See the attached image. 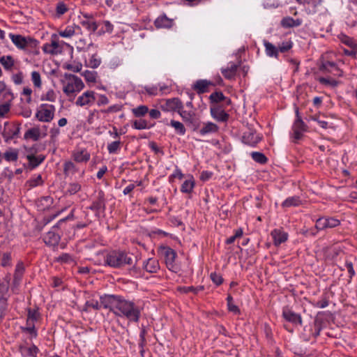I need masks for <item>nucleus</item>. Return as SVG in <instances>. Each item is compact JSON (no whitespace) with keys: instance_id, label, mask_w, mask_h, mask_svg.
<instances>
[{"instance_id":"09e8293b","label":"nucleus","mask_w":357,"mask_h":357,"mask_svg":"<svg viewBox=\"0 0 357 357\" xmlns=\"http://www.w3.org/2000/svg\"><path fill=\"white\" fill-rule=\"evenodd\" d=\"M291 47L292 42L291 40H286L280 44L278 48L279 52H285L290 50Z\"/></svg>"},{"instance_id":"3c124183","label":"nucleus","mask_w":357,"mask_h":357,"mask_svg":"<svg viewBox=\"0 0 357 357\" xmlns=\"http://www.w3.org/2000/svg\"><path fill=\"white\" fill-rule=\"evenodd\" d=\"M100 59L97 58L96 55H92L89 61V66L93 68H98L100 64Z\"/></svg>"},{"instance_id":"39448f33","label":"nucleus","mask_w":357,"mask_h":357,"mask_svg":"<svg viewBox=\"0 0 357 357\" xmlns=\"http://www.w3.org/2000/svg\"><path fill=\"white\" fill-rule=\"evenodd\" d=\"M85 85L82 80L76 75H69L63 82V91L68 97L75 93L83 90Z\"/></svg>"},{"instance_id":"bb28decb","label":"nucleus","mask_w":357,"mask_h":357,"mask_svg":"<svg viewBox=\"0 0 357 357\" xmlns=\"http://www.w3.org/2000/svg\"><path fill=\"white\" fill-rule=\"evenodd\" d=\"M264 46L265 47L266 54L268 56L274 58L278 57L279 50L277 47L266 40L264 41Z\"/></svg>"},{"instance_id":"20e7f679","label":"nucleus","mask_w":357,"mask_h":357,"mask_svg":"<svg viewBox=\"0 0 357 357\" xmlns=\"http://www.w3.org/2000/svg\"><path fill=\"white\" fill-rule=\"evenodd\" d=\"M9 38L14 45L19 50L24 52L30 51L38 46V41L31 37L23 36L20 34L9 33Z\"/></svg>"},{"instance_id":"7ed1b4c3","label":"nucleus","mask_w":357,"mask_h":357,"mask_svg":"<svg viewBox=\"0 0 357 357\" xmlns=\"http://www.w3.org/2000/svg\"><path fill=\"white\" fill-rule=\"evenodd\" d=\"M109 103L108 98L104 95L98 93L93 90H86L79 94L75 99L74 105L84 109H89L95 105L99 107Z\"/></svg>"},{"instance_id":"393cba45","label":"nucleus","mask_w":357,"mask_h":357,"mask_svg":"<svg viewBox=\"0 0 357 357\" xmlns=\"http://www.w3.org/2000/svg\"><path fill=\"white\" fill-rule=\"evenodd\" d=\"M155 25L158 28H170L173 25V20L166 15H160L155 20Z\"/></svg>"},{"instance_id":"58836bf2","label":"nucleus","mask_w":357,"mask_h":357,"mask_svg":"<svg viewBox=\"0 0 357 357\" xmlns=\"http://www.w3.org/2000/svg\"><path fill=\"white\" fill-rule=\"evenodd\" d=\"M133 114L137 117L144 116L148 112L149 108L146 105H139L132 110Z\"/></svg>"},{"instance_id":"c756f323","label":"nucleus","mask_w":357,"mask_h":357,"mask_svg":"<svg viewBox=\"0 0 357 357\" xmlns=\"http://www.w3.org/2000/svg\"><path fill=\"white\" fill-rule=\"evenodd\" d=\"M81 24L91 32H95L98 26L95 20L87 17H85V18L81 21Z\"/></svg>"},{"instance_id":"f3484780","label":"nucleus","mask_w":357,"mask_h":357,"mask_svg":"<svg viewBox=\"0 0 357 357\" xmlns=\"http://www.w3.org/2000/svg\"><path fill=\"white\" fill-rule=\"evenodd\" d=\"M0 63L6 71L13 70L16 61L11 55H3L0 56Z\"/></svg>"},{"instance_id":"0eeeda50","label":"nucleus","mask_w":357,"mask_h":357,"mask_svg":"<svg viewBox=\"0 0 357 357\" xmlns=\"http://www.w3.org/2000/svg\"><path fill=\"white\" fill-rule=\"evenodd\" d=\"M64 45H66V43L63 41H59L58 35L52 34L50 42L43 45V50L46 54L57 55L62 52Z\"/></svg>"},{"instance_id":"680f3d73","label":"nucleus","mask_w":357,"mask_h":357,"mask_svg":"<svg viewBox=\"0 0 357 357\" xmlns=\"http://www.w3.org/2000/svg\"><path fill=\"white\" fill-rule=\"evenodd\" d=\"M10 110V105L4 103L0 105V117H3Z\"/></svg>"},{"instance_id":"864d4df0","label":"nucleus","mask_w":357,"mask_h":357,"mask_svg":"<svg viewBox=\"0 0 357 357\" xmlns=\"http://www.w3.org/2000/svg\"><path fill=\"white\" fill-rule=\"evenodd\" d=\"M86 307L87 309L98 310L100 307V305L96 300L88 301L86 303Z\"/></svg>"},{"instance_id":"6ab92c4d","label":"nucleus","mask_w":357,"mask_h":357,"mask_svg":"<svg viewBox=\"0 0 357 357\" xmlns=\"http://www.w3.org/2000/svg\"><path fill=\"white\" fill-rule=\"evenodd\" d=\"M282 316L287 321L294 324H301L302 323L301 316L287 308L283 310Z\"/></svg>"},{"instance_id":"412c9836","label":"nucleus","mask_w":357,"mask_h":357,"mask_svg":"<svg viewBox=\"0 0 357 357\" xmlns=\"http://www.w3.org/2000/svg\"><path fill=\"white\" fill-rule=\"evenodd\" d=\"M79 29V26L75 24L67 26L64 29L59 31V35L65 38H70L75 35L76 31Z\"/></svg>"},{"instance_id":"1a4fd4ad","label":"nucleus","mask_w":357,"mask_h":357,"mask_svg":"<svg viewBox=\"0 0 357 357\" xmlns=\"http://www.w3.org/2000/svg\"><path fill=\"white\" fill-rule=\"evenodd\" d=\"M9 286L7 282L0 283V319L6 313L7 309V300L9 297Z\"/></svg>"},{"instance_id":"7c9ffc66","label":"nucleus","mask_w":357,"mask_h":357,"mask_svg":"<svg viewBox=\"0 0 357 357\" xmlns=\"http://www.w3.org/2000/svg\"><path fill=\"white\" fill-rule=\"evenodd\" d=\"M169 125L174 129L176 133L178 135L183 136L185 134L186 130L181 122L172 120Z\"/></svg>"},{"instance_id":"8fccbe9b","label":"nucleus","mask_w":357,"mask_h":357,"mask_svg":"<svg viewBox=\"0 0 357 357\" xmlns=\"http://www.w3.org/2000/svg\"><path fill=\"white\" fill-rule=\"evenodd\" d=\"M210 99L212 102H218L224 100L225 97L222 92H215L211 94Z\"/></svg>"},{"instance_id":"4c0bfd02","label":"nucleus","mask_w":357,"mask_h":357,"mask_svg":"<svg viewBox=\"0 0 357 357\" xmlns=\"http://www.w3.org/2000/svg\"><path fill=\"white\" fill-rule=\"evenodd\" d=\"M31 78L33 86L37 89H40L42 86V81L40 73L37 71H33L31 75Z\"/></svg>"},{"instance_id":"9d476101","label":"nucleus","mask_w":357,"mask_h":357,"mask_svg":"<svg viewBox=\"0 0 357 357\" xmlns=\"http://www.w3.org/2000/svg\"><path fill=\"white\" fill-rule=\"evenodd\" d=\"M183 107V102L177 98L166 99L160 105V108L164 112H177Z\"/></svg>"},{"instance_id":"4d7b16f0","label":"nucleus","mask_w":357,"mask_h":357,"mask_svg":"<svg viewBox=\"0 0 357 357\" xmlns=\"http://www.w3.org/2000/svg\"><path fill=\"white\" fill-rule=\"evenodd\" d=\"M316 228L319 230H322L327 228L326 218H321L317 220Z\"/></svg>"},{"instance_id":"f03ea898","label":"nucleus","mask_w":357,"mask_h":357,"mask_svg":"<svg viewBox=\"0 0 357 357\" xmlns=\"http://www.w3.org/2000/svg\"><path fill=\"white\" fill-rule=\"evenodd\" d=\"M96 262L99 265L109 266L113 268H119L125 265H130L132 262L130 256L123 252L112 251L110 252H99Z\"/></svg>"},{"instance_id":"4be33fe9","label":"nucleus","mask_w":357,"mask_h":357,"mask_svg":"<svg viewBox=\"0 0 357 357\" xmlns=\"http://www.w3.org/2000/svg\"><path fill=\"white\" fill-rule=\"evenodd\" d=\"M218 126L214 123L208 121L203 123L202 127L199 130V133L202 135H206L208 134L215 133L218 132Z\"/></svg>"},{"instance_id":"a18cd8bd","label":"nucleus","mask_w":357,"mask_h":357,"mask_svg":"<svg viewBox=\"0 0 357 357\" xmlns=\"http://www.w3.org/2000/svg\"><path fill=\"white\" fill-rule=\"evenodd\" d=\"M32 89L29 87H24L22 92V96L26 103H30L32 101L31 94Z\"/></svg>"},{"instance_id":"69168bd1","label":"nucleus","mask_w":357,"mask_h":357,"mask_svg":"<svg viewBox=\"0 0 357 357\" xmlns=\"http://www.w3.org/2000/svg\"><path fill=\"white\" fill-rule=\"evenodd\" d=\"M10 253H4L2 257L1 264L3 266H6L9 264V261L10 260Z\"/></svg>"},{"instance_id":"f257e3e1","label":"nucleus","mask_w":357,"mask_h":357,"mask_svg":"<svg viewBox=\"0 0 357 357\" xmlns=\"http://www.w3.org/2000/svg\"><path fill=\"white\" fill-rule=\"evenodd\" d=\"M101 303L117 317H125L130 321L138 322L141 310L133 302L120 296L109 295L100 297Z\"/></svg>"},{"instance_id":"b1692460","label":"nucleus","mask_w":357,"mask_h":357,"mask_svg":"<svg viewBox=\"0 0 357 357\" xmlns=\"http://www.w3.org/2000/svg\"><path fill=\"white\" fill-rule=\"evenodd\" d=\"M212 83L206 79L197 80L193 85V89L199 93H203L208 91V86Z\"/></svg>"},{"instance_id":"473e14b6","label":"nucleus","mask_w":357,"mask_h":357,"mask_svg":"<svg viewBox=\"0 0 357 357\" xmlns=\"http://www.w3.org/2000/svg\"><path fill=\"white\" fill-rule=\"evenodd\" d=\"M86 82L89 84H95L97 79V73L91 70H85L82 73Z\"/></svg>"},{"instance_id":"4468645a","label":"nucleus","mask_w":357,"mask_h":357,"mask_svg":"<svg viewBox=\"0 0 357 357\" xmlns=\"http://www.w3.org/2000/svg\"><path fill=\"white\" fill-rule=\"evenodd\" d=\"M293 137L295 139H300L303 133L306 131V126L304 122L298 116L292 126Z\"/></svg>"},{"instance_id":"aec40b11","label":"nucleus","mask_w":357,"mask_h":357,"mask_svg":"<svg viewBox=\"0 0 357 357\" xmlns=\"http://www.w3.org/2000/svg\"><path fill=\"white\" fill-rule=\"evenodd\" d=\"M54 229V227L53 228ZM60 240V236L56 234L54 229L48 231L44 236V242L45 244L54 246L58 244Z\"/></svg>"},{"instance_id":"603ef678","label":"nucleus","mask_w":357,"mask_h":357,"mask_svg":"<svg viewBox=\"0 0 357 357\" xmlns=\"http://www.w3.org/2000/svg\"><path fill=\"white\" fill-rule=\"evenodd\" d=\"M39 312L37 310H29L28 312V322L29 321H35L39 317Z\"/></svg>"},{"instance_id":"c85d7f7f","label":"nucleus","mask_w":357,"mask_h":357,"mask_svg":"<svg viewBox=\"0 0 357 357\" xmlns=\"http://www.w3.org/2000/svg\"><path fill=\"white\" fill-rule=\"evenodd\" d=\"M302 202L298 196H293L287 198L282 203L283 208H289L292 206H298L301 204Z\"/></svg>"},{"instance_id":"e433bc0d","label":"nucleus","mask_w":357,"mask_h":357,"mask_svg":"<svg viewBox=\"0 0 357 357\" xmlns=\"http://www.w3.org/2000/svg\"><path fill=\"white\" fill-rule=\"evenodd\" d=\"M177 112L185 121H192L194 116V113L184 110L183 106L181 109H178Z\"/></svg>"},{"instance_id":"0e129e2a","label":"nucleus","mask_w":357,"mask_h":357,"mask_svg":"<svg viewBox=\"0 0 357 357\" xmlns=\"http://www.w3.org/2000/svg\"><path fill=\"white\" fill-rule=\"evenodd\" d=\"M12 79L16 84H20L23 82V76L22 73L15 74L12 77Z\"/></svg>"},{"instance_id":"9b49d317","label":"nucleus","mask_w":357,"mask_h":357,"mask_svg":"<svg viewBox=\"0 0 357 357\" xmlns=\"http://www.w3.org/2000/svg\"><path fill=\"white\" fill-rule=\"evenodd\" d=\"M90 158V153L85 149L78 148L72 153V158L78 163H86Z\"/></svg>"},{"instance_id":"72a5a7b5","label":"nucleus","mask_w":357,"mask_h":357,"mask_svg":"<svg viewBox=\"0 0 357 357\" xmlns=\"http://www.w3.org/2000/svg\"><path fill=\"white\" fill-rule=\"evenodd\" d=\"M56 99V94L53 89H49L45 93H43L41 95L40 100L42 101H49V102H55Z\"/></svg>"},{"instance_id":"ea45409f","label":"nucleus","mask_w":357,"mask_h":357,"mask_svg":"<svg viewBox=\"0 0 357 357\" xmlns=\"http://www.w3.org/2000/svg\"><path fill=\"white\" fill-rule=\"evenodd\" d=\"M340 40L342 43L347 45L351 48L357 49V43L353 39L346 35L340 36Z\"/></svg>"},{"instance_id":"cd10ccee","label":"nucleus","mask_w":357,"mask_h":357,"mask_svg":"<svg viewBox=\"0 0 357 357\" xmlns=\"http://www.w3.org/2000/svg\"><path fill=\"white\" fill-rule=\"evenodd\" d=\"M144 269L149 273H156L159 268V263L155 259L150 258L144 264Z\"/></svg>"},{"instance_id":"423d86ee","label":"nucleus","mask_w":357,"mask_h":357,"mask_svg":"<svg viewBox=\"0 0 357 357\" xmlns=\"http://www.w3.org/2000/svg\"><path fill=\"white\" fill-rule=\"evenodd\" d=\"M55 106L50 104H41L36 112V118L40 122H50L54 116Z\"/></svg>"},{"instance_id":"f704fd0d","label":"nucleus","mask_w":357,"mask_h":357,"mask_svg":"<svg viewBox=\"0 0 357 357\" xmlns=\"http://www.w3.org/2000/svg\"><path fill=\"white\" fill-rule=\"evenodd\" d=\"M63 170L66 175H70L75 174L78 169L72 161H67L64 164Z\"/></svg>"},{"instance_id":"37998d69","label":"nucleus","mask_w":357,"mask_h":357,"mask_svg":"<svg viewBox=\"0 0 357 357\" xmlns=\"http://www.w3.org/2000/svg\"><path fill=\"white\" fill-rule=\"evenodd\" d=\"M132 127L137 130H144L150 128L148 126L147 121L144 119L135 121L133 122Z\"/></svg>"},{"instance_id":"dca6fc26","label":"nucleus","mask_w":357,"mask_h":357,"mask_svg":"<svg viewBox=\"0 0 357 357\" xmlns=\"http://www.w3.org/2000/svg\"><path fill=\"white\" fill-rule=\"evenodd\" d=\"M271 235L273 238L274 245L276 246L280 245L281 243L285 242L288 238V234L281 229H273Z\"/></svg>"},{"instance_id":"2f4dec72","label":"nucleus","mask_w":357,"mask_h":357,"mask_svg":"<svg viewBox=\"0 0 357 357\" xmlns=\"http://www.w3.org/2000/svg\"><path fill=\"white\" fill-rule=\"evenodd\" d=\"M40 130L38 127H34L28 130L25 134L26 137L31 138L35 141L40 139Z\"/></svg>"},{"instance_id":"338daca9","label":"nucleus","mask_w":357,"mask_h":357,"mask_svg":"<svg viewBox=\"0 0 357 357\" xmlns=\"http://www.w3.org/2000/svg\"><path fill=\"white\" fill-rule=\"evenodd\" d=\"M172 176L178 178L179 180H181L182 178H185V175L181 172V170L176 167L173 174H172Z\"/></svg>"},{"instance_id":"c9c22d12","label":"nucleus","mask_w":357,"mask_h":357,"mask_svg":"<svg viewBox=\"0 0 357 357\" xmlns=\"http://www.w3.org/2000/svg\"><path fill=\"white\" fill-rule=\"evenodd\" d=\"M3 157L8 162H15L18 158V151L15 149H9L4 153Z\"/></svg>"},{"instance_id":"2eb2a0df","label":"nucleus","mask_w":357,"mask_h":357,"mask_svg":"<svg viewBox=\"0 0 357 357\" xmlns=\"http://www.w3.org/2000/svg\"><path fill=\"white\" fill-rule=\"evenodd\" d=\"M184 181L181 186V192L190 195L193 192L195 187V180L192 175L188 174L185 176Z\"/></svg>"},{"instance_id":"5fc2aeb1","label":"nucleus","mask_w":357,"mask_h":357,"mask_svg":"<svg viewBox=\"0 0 357 357\" xmlns=\"http://www.w3.org/2000/svg\"><path fill=\"white\" fill-rule=\"evenodd\" d=\"M327 228H333L340 225V221L337 219L333 218H326Z\"/></svg>"},{"instance_id":"e2e57ef3","label":"nucleus","mask_w":357,"mask_h":357,"mask_svg":"<svg viewBox=\"0 0 357 357\" xmlns=\"http://www.w3.org/2000/svg\"><path fill=\"white\" fill-rule=\"evenodd\" d=\"M211 278L213 280V282L217 285H219L222 282V277L215 273H213L211 274Z\"/></svg>"},{"instance_id":"c03bdc74","label":"nucleus","mask_w":357,"mask_h":357,"mask_svg":"<svg viewBox=\"0 0 357 357\" xmlns=\"http://www.w3.org/2000/svg\"><path fill=\"white\" fill-rule=\"evenodd\" d=\"M121 142L120 140H116L107 144V150L109 153H115L118 150L120 149Z\"/></svg>"},{"instance_id":"13d9d810","label":"nucleus","mask_w":357,"mask_h":357,"mask_svg":"<svg viewBox=\"0 0 357 357\" xmlns=\"http://www.w3.org/2000/svg\"><path fill=\"white\" fill-rule=\"evenodd\" d=\"M102 24H103V27H102V33H105V32L112 33V32L114 26L109 21H107V20L103 21Z\"/></svg>"},{"instance_id":"de8ad7c7","label":"nucleus","mask_w":357,"mask_h":357,"mask_svg":"<svg viewBox=\"0 0 357 357\" xmlns=\"http://www.w3.org/2000/svg\"><path fill=\"white\" fill-rule=\"evenodd\" d=\"M68 8L63 2H59L56 7V12L59 16H61L68 11Z\"/></svg>"},{"instance_id":"bf43d9fd","label":"nucleus","mask_w":357,"mask_h":357,"mask_svg":"<svg viewBox=\"0 0 357 357\" xmlns=\"http://www.w3.org/2000/svg\"><path fill=\"white\" fill-rule=\"evenodd\" d=\"M319 80L320 83L324 84L331 85L332 86H336L337 85V82L334 79H326L324 77H321L319 79Z\"/></svg>"},{"instance_id":"6e6d98bb","label":"nucleus","mask_w":357,"mask_h":357,"mask_svg":"<svg viewBox=\"0 0 357 357\" xmlns=\"http://www.w3.org/2000/svg\"><path fill=\"white\" fill-rule=\"evenodd\" d=\"M80 189L81 185L79 183H73L70 184L68 191L69 192L70 194L73 195L79 191Z\"/></svg>"},{"instance_id":"79ce46f5","label":"nucleus","mask_w":357,"mask_h":357,"mask_svg":"<svg viewBox=\"0 0 357 357\" xmlns=\"http://www.w3.org/2000/svg\"><path fill=\"white\" fill-rule=\"evenodd\" d=\"M27 158L29 160L30 165L33 168H35L37 166H38L44 160L45 158L43 156H41V155H39V156H37V157L33 156V155H28Z\"/></svg>"},{"instance_id":"5701e85b","label":"nucleus","mask_w":357,"mask_h":357,"mask_svg":"<svg viewBox=\"0 0 357 357\" xmlns=\"http://www.w3.org/2000/svg\"><path fill=\"white\" fill-rule=\"evenodd\" d=\"M238 68V66L234 63H229L226 68H222L221 72L223 76L228 79H233Z\"/></svg>"},{"instance_id":"a211bd4d","label":"nucleus","mask_w":357,"mask_h":357,"mask_svg":"<svg viewBox=\"0 0 357 357\" xmlns=\"http://www.w3.org/2000/svg\"><path fill=\"white\" fill-rule=\"evenodd\" d=\"M210 112L211 116L218 121H227L229 118V115L222 109L220 107H211Z\"/></svg>"},{"instance_id":"a19ab883","label":"nucleus","mask_w":357,"mask_h":357,"mask_svg":"<svg viewBox=\"0 0 357 357\" xmlns=\"http://www.w3.org/2000/svg\"><path fill=\"white\" fill-rule=\"evenodd\" d=\"M43 183L40 175H34L31 179L27 181V184L30 188H34L42 185Z\"/></svg>"},{"instance_id":"f8f14e48","label":"nucleus","mask_w":357,"mask_h":357,"mask_svg":"<svg viewBox=\"0 0 357 357\" xmlns=\"http://www.w3.org/2000/svg\"><path fill=\"white\" fill-rule=\"evenodd\" d=\"M261 140V137L254 130H249L243 133L242 141L244 144L255 146Z\"/></svg>"},{"instance_id":"49530a36","label":"nucleus","mask_w":357,"mask_h":357,"mask_svg":"<svg viewBox=\"0 0 357 357\" xmlns=\"http://www.w3.org/2000/svg\"><path fill=\"white\" fill-rule=\"evenodd\" d=\"M252 159L259 163L264 164L266 162V156L259 152H252L251 153Z\"/></svg>"},{"instance_id":"6e6552de","label":"nucleus","mask_w":357,"mask_h":357,"mask_svg":"<svg viewBox=\"0 0 357 357\" xmlns=\"http://www.w3.org/2000/svg\"><path fill=\"white\" fill-rule=\"evenodd\" d=\"M160 255L165 258L167 268L174 272H176L178 267L175 263L176 252L169 247H162L160 250Z\"/></svg>"},{"instance_id":"ddd939ff","label":"nucleus","mask_w":357,"mask_h":357,"mask_svg":"<svg viewBox=\"0 0 357 357\" xmlns=\"http://www.w3.org/2000/svg\"><path fill=\"white\" fill-rule=\"evenodd\" d=\"M296 1L305 6L307 14L312 15L317 13V7L320 6L321 0H296Z\"/></svg>"},{"instance_id":"052dcab7","label":"nucleus","mask_w":357,"mask_h":357,"mask_svg":"<svg viewBox=\"0 0 357 357\" xmlns=\"http://www.w3.org/2000/svg\"><path fill=\"white\" fill-rule=\"evenodd\" d=\"M144 90L147 93L151 96H156L158 92V87L156 86H148L144 87Z\"/></svg>"},{"instance_id":"a878e982","label":"nucleus","mask_w":357,"mask_h":357,"mask_svg":"<svg viewBox=\"0 0 357 357\" xmlns=\"http://www.w3.org/2000/svg\"><path fill=\"white\" fill-rule=\"evenodd\" d=\"M20 351L24 357H36L38 352V349L35 345L29 347L20 346Z\"/></svg>"},{"instance_id":"774afa93","label":"nucleus","mask_w":357,"mask_h":357,"mask_svg":"<svg viewBox=\"0 0 357 357\" xmlns=\"http://www.w3.org/2000/svg\"><path fill=\"white\" fill-rule=\"evenodd\" d=\"M227 307H228V310L229 312H231L235 314H239L240 310L238 307V306L236 305L234 303H229Z\"/></svg>"}]
</instances>
